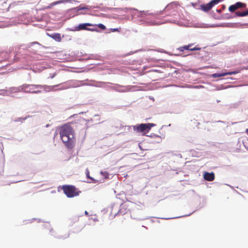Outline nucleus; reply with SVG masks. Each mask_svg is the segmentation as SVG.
I'll return each mask as SVG.
<instances>
[{
    "label": "nucleus",
    "mask_w": 248,
    "mask_h": 248,
    "mask_svg": "<svg viewBox=\"0 0 248 248\" xmlns=\"http://www.w3.org/2000/svg\"><path fill=\"white\" fill-rule=\"evenodd\" d=\"M59 134L61 140L67 148L72 149L74 147L75 131L70 123L66 124L60 127Z\"/></svg>",
    "instance_id": "nucleus-1"
},
{
    "label": "nucleus",
    "mask_w": 248,
    "mask_h": 248,
    "mask_svg": "<svg viewBox=\"0 0 248 248\" xmlns=\"http://www.w3.org/2000/svg\"><path fill=\"white\" fill-rule=\"evenodd\" d=\"M59 84L56 85L52 86H48L46 85L42 86L41 85L35 84H23L20 87L21 91L29 93H39L41 91L40 89L44 88L45 89H49V90L52 91L54 87H58Z\"/></svg>",
    "instance_id": "nucleus-2"
},
{
    "label": "nucleus",
    "mask_w": 248,
    "mask_h": 248,
    "mask_svg": "<svg viewBox=\"0 0 248 248\" xmlns=\"http://www.w3.org/2000/svg\"><path fill=\"white\" fill-rule=\"evenodd\" d=\"M61 189L68 198H73L79 195L80 191L72 185H63Z\"/></svg>",
    "instance_id": "nucleus-3"
},
{
    "label": "nucleus",
    "mask_w": 248,
    "mask_h": 248,
    "mask_svg": "<svg viewBox=\"0 0 248 248\" xmlns=\"http://www.w3.org/2000/svg\"><path fill=\"white\" fill-rule=\"evenodd\" d=\"M154 126H155V124L152 123L141 124L133 126V130L136 132L143 133L144 134H145Z\"/></svg>",
    "instance_id": "nucleus-4"
},
{
    "label": "nucleus",
    "mask_w": 248,
    "mask_h": 248,
    "mask_svg": "<svg viewBox=\"0 0 248 248\" xmlns=\"http://www.w3.org/2000/svg\"><path fill=\"white\" fill-rule=\"evenodd\" d=\"M94 26L95 25L89 23L80 24L78 26L75 27V31L87 30L92 31H98V30L97 29L87 28L88 26Z\"/></svg>",
    "instance_id": "nucleus-5"
},
{
    "label": "nucleus",
    "mask_w": 248,
    "mask_h": 248,
    "mask_svg": "<svg viewBox=\"0 0 248 248\" xmlns=\"http://www.w3.org/2000/svg\"><path fill=\"white\" fill-rule=\"evenodd\" d=\"M193 45V44H190L187 46H184L179 47L178 49L181 52H183L185 50H187L190 51L200 50L201 48L199 47L198 46L191 48V47Z\"/></svg>",
    "instance_id": "nucleus-6"
},
{
    "label": "nucleus",
    "mask_w": 248,
    "mask_h": 248,
    "mask_svg": "<svg viewBox=\"0 0 248 248\" xmlns=\"http://www.w3.org/2000/svg\"><path fill=\"white\" fill-rule=\"evenodd\" d=\"M240 70H237L232 72H225L221 73H215L212 75V77L214 78H217L218 77H223L227 75H234L239 73Z\"/></svg>",
    "instance_id": "nucleus-7"
},
{
    "label": "nucleus",
    "mask_w": 248,
    "mask_h": 248,
    "mask_svg": "<svg viewBox=\"0 0 248 248\" xmlns=\"http://www.w3.org/2000/svg\"><path fill=\"white\" fill-rule=\"evenodd\" d=\"M215 176L214 172H206L203 174V178L208 181H212L215 179Z\"/></svg>",
    "instance_id": "nucleus-8"
},
{
    "label": "nucleus",
    "mask_w": 248,
    "mask_h": 248,
    "mask_svg": "<svg viewBox=\"0 0 248 248\" xmlns=\"http://www.w3.org/2000/svg\"><path fill=\"white\" fill-rule=\"evenodd\" d=\"M213 7L211 3L210 2L206 4L201 5V8L204 12H208Z\"/></svg>",
    "instance_id": "nucleus-9"
},
{
    "label": "nucleus",
    "mask_w": 248,
    "mask_h": 248,
    "mask_svg": "<svg viewBox=\"0 0 248 248\" xmlns=\"http://www.w3.org/2000/svg\"><path fill=\"white\" fill-rule=\"evenodd\" d=\"M50 36L58 42L61 41L62 39L60 33H54L50 35Z\"/></svg>",
    "instance_id": "nucleus-10"
},
{
    "label": "nucleus",
    "mask_w": 248,
    "mask_h": 248,
    "mask_svg": "<svg viewBox=\"0 0 248 248\" xmlns=\"http://www.w3.org/2000/svg\"><path fill=\"white\" fill-rule=\"evenodd\" d=\"M234 4L237 9L242 7L245 8L247 6V4L246 3H242L241 2H237Z\"/></svg>",
    "instance_id": "nucleus-11"
},
{
    "label": "nucleus",
    "mask_w": 248,
    "mask_h": 248,
    "mask_svg": "<svg viewBox=\"0 0 248 248\" xmlns=\"http://www.w3.org/2000/svg\"><path fill=\"white\" fill-rule=\"evenodd\" d=\"M236 10H237V9L235 4L231 5L229 7V11L232 13L234 12Z\"/></svg>",
    "instance_id": "nucleus-12"
},
{
    "label": "nucleus",
    "mask_w": 248,
    "mask_h": 248,
    "mask_svg": "<svg viewBox=\"0 0 248 248\" xmlns=\"http://www.w3.org/2000/svg\"><path fill=\"white\" fill-rule=\"evenodd\" d=\"M222 0H212L210 1L213 7L215 5L218 4L219 2L221 1Z\"/></svg>",
    "instance_id": "nucleus-13"
},
{
    "label": "nucleus",
    "mask_w": 248,
    "mask_h": 248,
    "mask_svg": "<svg viewBox=\"0 0 248 248\" xmlns=\"http://www.w3.org/2000/svg\"><path fill=\"white\" fill-rule=\"evenodd\" d=\"M236 15L237 16H245V11L244 12H237L236 13Z\"/></svg>",
    "instance_id": "nucleus-14"
},
{
    "label": "nucleus",
    "mask_w": 248,
    "mask_h": 248,
    "mask_svg": "<svg viewBox=\"0 0 248 248\" xmlns=\"http://www.w3.org/2000/svg\"><path fill=\"white\" fill-rule=\"evenodd\" d=\"M95 26H97L98 27H99L100 29H102V30H105L106 29V27L102 24H98L97 25H95Z\"/></svg>",
    "instance_id": "nucleus-15"
},
{
    "label": "nucleus",
    "mask_w": 248,
    "mask_h": 248,
    "mask_svg": "<svg viewBox=\"0 0 248 248\" xmlns=\"http://www.w3.org/2000/svg\"><path fill=\"white\" fill-rule=\"evenodd\" d=\"M101 174L105 178H108V173L107 171H101Z\"/></svg>",
    "instance_id": "nucleus-16"
},
{
    "label": "nucleus",
    "mask_w": 248,
    "mask_h": 248,
    "mask_svg": "<svg viewBox=\"0 0 248 248\" xmlns=\"http://www.w3.org/2000/svg\"><path fill=\"white\" fill-rule=\"evenodd\" d=\"M86 174L87 177L89 178L91 180H93V179L90 176V172L88 169H86Z\"/></svg>",
    "instance_id": "nucleus-17"
},
{
    "label": "nucleus",
    "mask_w": 248,
    "mask_h": 248,
    "mask_svg": "<svg viewBox=\"0 0 248 248\" xmlns=\"http://www.w3.org/2000/svg\"><path fill=\"white\" fill-rule=\"evenodd\" d=\"M173 5L175 6H177V3L176 2H172V3H170L169 4H168L167 5V8L170 7Z\"/></svg>",
    "instance_id": "nucleus-18"
},
{
    "label": "nucleus",
    "mask_w": 248,
    "mask_h": 248,
    "mask_svg": "<svg viewBox=\"0 0 248 248\" xmlns=\"http://www.w3.org/2000/svg\"><path fill=\"white\" fill-rule=\"evenodd\" d=\"M110 30H111V31H112V32H114V31H119V30L118 28L111 29Z\"/></svg>",
    "instance_id": "nucleus-19"
},
{
    "label": "nucleus",
    "mask_w": 248,
    "mask_h": 248,
    "mask_svg": "<svg viewBox=\"0 0 248 248\" xmlns=\"http://www.w3.org/2000/svg\"><path fill=\"white\" fill-rule=\"evenodd\" d=\"M28 117H30V116H28V117H26L25 118H20V119H21V120L24 121V120H26Z\"/></svg>",
    "instance_id": "nucleus-20"
},
{
    "label": "nucleus",
    "mask_w": 248,
    "mask_h": 248,
    "mask_svg": "<svg viewBox=\"0 0 248 248\" xmlns=\"http://www.w3.org/2000/svg\"><path fill=\"white\" fill-rule=\"evenodd\" d=\"M245 16H248V10L245 11Z\"/></svg>",
    "instance_id": "nucleus-21"
},
{
    "label": "nucleus",
    "mask_w": 248,
    "mask_h": 248,
    "mask_svg": "<svg viewBox=\"0 0 248 248\" xmlns=\"http://www.w3.org/2000/svg\"><path fill=\"white\" fill-rule=\"evenodd\" d=\"M80 10H85V9H88V8H86V7H81V8H80Z\"/></svg>",
    "instance_id": "nucleus-22"
},
{
    "label": "nucleus",
    "mask_w": 248,
    "mask_h": 248,
    "mask_svg": "<svg viewBox=\"0 0 248 248\" xmlns=\"http://www.w3.org/2000/svg\"><path fill=\"white\" fill-rule=\"evenodd\" d=\"M55 74H53L52 76H50V78H53L55 77Z\"/></svg>",
    "instance_id": "nucleus-23"
},
{
    "label": "nucleus",
    "mask_w": 248,
    "mask_h": 248,
    "mask_svg": "<svg viewBox=\"0 0 248 248\" xmlns=\"http://www.w3.org/2000/svg\"><path fill=\"white\" fill-rule=\"evenodd\" d=\"M246 133H247V135H248V129H246Z\"/></svg>",
    "instance_id": "nucleus-24"
},
{
    "label": "nucleus",
    "mask_w": 248,
    "mask_h": 248,
    "mask_svg": "<svg viewBox=\"0 0 248 248\" xmlns=\"http://www.w3.org/2000/svg\"><path fill=\"white\" fill-rule=\"evenodd\" d=\"M85 215H88V212H87V211H86L85 212Z\"/></svg>",
    "instance_id": "nucleus-25"
},
{
    "label": "nucleus",
    "mask_w": 248,
    "mask_h": 248,
    "mask_svg": "<svg viewBox=\"0 0 248 248\" xmlns=\"http://www.w3.org/2000/svg\"><path fill=\"white\" fill-rule=\"evenodd\" d=\"M156 137L159 139V140H161V137L160 136H156Z\"/></svg>",
    "instance_id": "nucleus-26"
}]
</instances>
